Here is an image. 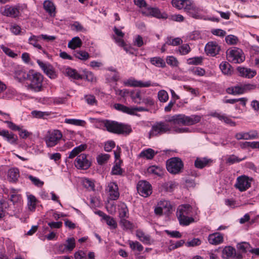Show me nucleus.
<instances>
[{
    "label": "nucleus",
    "instance_id": "obj_1",
    "mask_svg": "<svg viewBox=\"0 0 259 259\" xmlns=\"http://www.w3.org/2000/svg\"><path fill=\"white\" fill-rule=\"evenodd\" d=\"M92 122L101 123L110 133L116 134H129L132 131L130 125L119 123L115 121L109 120H100L96 118H90Z\"/></svg>",
    "mask_w": 259,
    "mask_h": 259
},
{
    "label": "nucleus",
    "instance_id": "obj_2",
    "mask_svg": "<svg viewBox=\"0 0 259 259\" xmlns=\"http://www.w3.org/2000/svg\"><path fill=\"white\" fill-rule=\"evenodd\" d=\"M201 119V116L198 115H192L190 116L184 114H178L168 116L166 121L173 124L192 125L198 123Z\"/></svg>",
    "mask_w": 259,
    "mask_h": 259
},
{
    "label": "nucleus",
    "instance_id": "obj_3",
    "mask_svg": "<svg viewBox=\"0 0 259 259\" xmlns=\"http://www.w3.org/2000/svg\"><path fill=\"white\" fill-rule=\"evenodd\" d=\"M159 121L155 122L151 127V130L149 132V136L154 137L161 135L166 133H169L171 131L172 127L169 123L174 125L171 122L166 121Z\"/></svg>",
    "mask_w": 259,
    "mask_h": 259
},
{
    "label": "nucleus",
    "instance_id": "obj_4",
    "mask_svg": "<svg viewBox=\"0 0 259 259\" xmlns=\"http://www.w3.org/2000/svg\"><path fill=\"white\" fill-rule=\"evenodd\" d=\"M30 83L27 85V89L34 92H41L42 88L43 75L38 72L30 73L28 78Z\"/></svg>",
    "mask_w": 259,
    "mask_h": 259
},
{
    "label": "nucleus",
    "instance_id": "obj_5",
    "mask_svg": "<svg viewBox=\"0 0 259 259\" xmlns=\"http://www.w3.org/2000/svg\"><path fill=\"white\" fill-rule=\"evenodd\" d=\"M226 55L228 60L233 63H241L245 60L243 52L238 48L233 47L228 49Z\"/></svg>",
    "mask_w": 259,
    "mask_h": 259
},
{
    "label": "nucleus",
    "instance_id": "obj_6",
    "mask_svg": "<svg viewBox=\"0 0 259 259\" xmlns=\"http://www.w3.org/2000/svg\"><path fill=\"white\" fill-rule=\"evenodd\" d=\"M62 137V134L60 131H49L44 137V141L48 147H53L58 143Z\"/></svg>",
    "mask_w": 259,
    "mask_h": 259
},
{
    "label": "nucleus",
    "instance_id": "obj_7",
    "mask_svg": "<svg viewBox=\"0 0 259 259\" xmlns=\"http://www.w3.org/2000/svg\"><path fill=\"white\" fill-rule=\"evenodd\" d=\"M183 163L181 159L178 157H172L166 161V168L170 173L178 174L181 172L183 168Z\"/></svg>",
    "mask_w": 259,
    "mask_h": 259
},
{
    "label": "nucleus",
    "instance_id": "obj_8",
    "mask_svg": "<svg viewBox=\"0 0 259 259\" xmlns=\"http://www.w3.org/2000/svg\"><path fill=\"white\" fill-rule=\"evenodd\" d=\"M172 209L170 202L166 200H161L158 202L157 206L155 207L154 212L156 215H161L164 212L165 214L170 213Z\"/></svg>",
    "mask_w": 259,
    "mask_h": 259
},
{
    "label": "nucleus",
    "instance_id": "obj_9",
    "mask_svg": "<svg viewBox=\"0 0 259 259\" xmlns=\"http://www.w3.org/2000/svg\"><path fill=\"white\" fill-rule=\"evenodd\" d=\"M138 193L143 197H147L152 193L151 185L147 181H140L137 185Z\"/></svg>",
    "mask_w": 259,
    "mask_h": 259
},
{
    "label": "nucleus",
    "instance_id": "obj_10",
    "mask_svg": "<svg viewBox=\"0 0 259 259\" xmlns=\"http://www.w3.org/2000/svg\"><path fill=\"white\" fill-rule=\"evenodd\" d=\"M251 181L252 179L247 176H240L237 179L235 187L241 192L245 191L250 187Z\"/></svg>",
    "mask_w": 259,
    "mask_h": 259
},
{
    "label": "nucleus",
    "instance_id": "obj_11",
    "mask_svg": "<svg viewBox=\"0 0 259 259\" xmlns=\"http://www.w3.org/2000/svg\"><path fill=\"white\" fill-rule=\"evenodd\" d=\"M37 63L43 70L44 72L50 78L55 79L57 76V74L53 66L49 63H44L39 60H37Z\"/></svg>",
    "mask_w": 259,
    "mask_h": 259
},
{
    "label": "nucleus",
    "instance_id": "obj_12",
    "mask_svg": "<svg viewBox=\"0 0 259 259\" xmlns=\"http://www.w3.org/2000/svg\"><path fill=\"white\" fill-rule=\"evenodd\" d=\"M74 164L78 169H87L91 166V162L87 159L86 155L82 154L77 157Z\"/></svg>",
    "mask_w": 259,
    "mask_h": 259
},
{
    "label": "nucleus",
    "instance_id": "obj_13",
    "mask_svg": "<svg viewBox=\"0 0 259 259\" xmlns=\"http://www.w3.org/2000/svg\"><path fill=\"white\" fill-rule=\"evenodd\" d=\"M124 84L126 86L134 87H149L150 86H155L156 84H152L150 81H147L144 82L141 80H137L134 78H130L127 80Z\"/></svg>",
    "mask_w": 259,
    "mask_h": 259
},
{
    "label": "nucleus",
    "instance_id": "obj_14",
    "mask_svg": "<svg viewBox=\"0 0 259 259\" xmlns=\"http://www.w3.org/2000/svg\"><path fill=\"white\" fill-rule=\"evenodd\" d=\"M142 13L145 16H152L157 18H166L165 16L161 14L157 8L148 7L147 6L141 10Z\"/></svg>",
    "mask_w": 259,
    "mask_h": 259
},
{
    "label": "nucleus",
    "instance_id": "obj_15",
    "mask_svg": "<svg viewBox=\"0 0 259 259\" xmlns=\"http://www.w3.org/2000/svg\"><path fill=\"white\" fill-rule=\"evenodd\" d=\"M110 199L111 200H117L119 196V192L118 191V187L117 184L115 182H110L108 184L107 189Z\"/></svg>",
    "mask_w": 259,
    "mask_h": 259
},
{
    "label": "nucleus",
    "instance_id": "obj_16",
    "mask_svg": "<svg viewBox=\"0 0 259 259\" xmlns=\"http://www.w3.org/2000/svg\"><path fill=\"white\" fill-rule=\"evenodd\" d=\"M221 48L215 41L208 42L205 46V51L206 54L212 56L218 54L220 51Z\"/></svg>",
    "mask_w": 259,
    "mask_h": 259
},
{
    "label": "nucleus",
    "instance_id": "obj_17",
    "mask_svg": "<svg viewBox=\"0 0 259 259\" xmlns=\"http://www.w3.org/2000/svg\"><path fill=\"white\" fill-rule=\"evenodd\" d=\"M237 70L240 76L247 78H252L256 74L255 70L246 67H238Z\"/></svg>",
    "mask_w": 259,
    "mask_h": 259
},
{
    "label": "nucleus",
    "instance_id": "obj_18",
    "mask_svg": "<svg viewBox=\"0 0 259 259\" xmlns=\"http://www.w3.org/2000/svg\"><path fill=\"white\" fill-rule=\"evenodd\" d=\"M224 236L219 232H215L209 234L208 236V242L212 245H219L223 242Z\"/></svg>",
    "mask_w": 259,
    "mask_h": 259
},
{
    "label": "nucleus",
    "instance_id": "obj_19",
    "mask_svg": "<svg viewBox=\"0 0 259 259\" xmlns=\"http://www.w3.org/2000/svg\"><path fill=\"white\" fill-rule=\"evenodd\" d=\"M0 136L5 138L8 142L12 144L16 143L18 140V137L16 135L6 130H1L0 129Z\"/></svg>",
    "mask_w": 259,
    "mask_h": 259
},
{
    "label": "nucleus",
    "instance_id": "obj_20",
    "mask_svg": "<svg viewBox=\"0 0 259 259\" xmlns=\"http://www.w3.org/2000/svg\"><path fill=\"white\" fill-rule=\"evenodd\" d=\"M1 12L4 16L13 18L17 17L19 14V11L17 8L9 6H6Z\"/></svg>",
    "mask_w": 259,
    "mask_h": 259
},
{
    "label": "nucleus",
    "instance_id": "obj_21",
    "mask_svg": "<svg viewBox=\"0 0 259 259\" xmlns=\"http://www.w3.org/2000/svg\"><path fill=\"white\" fill-rule=\"evenodd\" d=\"M8 179L10 182H16L19 177V170L17 168L9 169L7 172Z\"/></svg>",
    "mask_w": 259,
    "mask_h": 259
},
{
    "label": "nucleus",
    "instance_id": "obj_22",
    "mask_svg": "<svg viewBox=\"0 0 259 259\" xmlns=\"http://www.w3.org/2000/svg\"><path fill=\"white\" fill-rule=\"evenodd\" d=\"M192 210L191 206L189 204H184L179 206L177 209V215H188L190 214Z\"/></svg>",
    "mask_w": 259,
    "mask_h": 259
},
{
    "label": "nucleus",
    "instance_id": "obj_23",
    "mask_svg": "<svg viewBox=\"0 0 259 259\" xmlns=\"http://www.w3.org/2000/svg\"><path fill=\"white\" fill-rule=\"evenodd\" d=\"M75 246V239L73 238H70L66 240V243L63 245H61L59 246L60 250H68L71 251Z\"/></svg>",
    "mask_w": 259,
    "mask_h": 259
},
{
    "label": "nucleus",
    "instance_id": "obj_24",
    "mask_svg": "<svg viewBox=\"0 0 259 259\" xmlns=\"http://www.w3.org/2000/svg\"><path fill=\"white\" fill-rule=\"evenodd\" d=\"M30 73L28 74L23 69L16 70L15 72L14 77L19 82H23L28 79Z\"/></svg>",
    "mask_w": 259,
    "mask_h": 259
},
{
    "label": "nucleus",
    "instance_id": "obj_25",
    "mask_svg": "<svg viewBox=\"0 0 259 259\" xmlns=\"http://www.w3.org/2000/svg\"><path fill=\"white\" fill-rule=\"evenodd\" d=\"M235 253V249L231 246H226L222 250V256L224 259L233 258Z\"/></svg>",
    "mask_w": 259,
    "mask_h": 259
},
{
    "label": "nucleus",
    "instance_id": "obj_26",
    "mask_svg": "<svg viewBox=\"0 0 259 259\" xmlns=\"http://www.w3.org/2000/svg\"><path fill=\"white\" fill-rule=\"evenodd\" d=\"M44 8L45 11L51 16H54L55 14V7L52 1H45L44 2Z\"/></svg>",
    "mask_w": 259,
    "mask_h": 259
},
{
    "label": "nucleus",
    "instance_id": "obj_27",
    "mask_svg": "<svg viewBox=\"0 0 259 259\" xmlns=\"http://www.w3.org/2000/svg\"><path fill=\"white\" fill-rule=\"evenodd\" d=\"M211 161V160L210 159H207L205 157L197 158L195 161L194 165L196 168L201 169L207 165Z\"/></svg>",
    "mask_w": 259,
    "mask_h": 259
},
{
    "label": "nucleus",
    "instance_id": "obj_28",
    "mask_svg": "<svg viewBox=\"0 0 259 259\" xmlns=\"http://www.w3.org/2000/svg\"><path fill=\"white\" fill-rule=\"evenodd\" d=\"M82 44V41L80 38L76 36L71 39L68 44V47L73 50L76 48H80Z\"/></svg>",
    "mask_w": 259,
    "mask_h": 259
},
{
    "label": "nucleus",
    "instance_id": "obj_29",
    "mask_svg": "<svg viewBox=\"0 0 259 259\" xmlns=\"http://www.w3.org/2000/svg\"><path fill=\"white\" fill-rule=\"evenodd\" d=\"M202 10L197 7L195 5L193 7V8L189 11L188 13L189 15L193 18L195 19H201L202 18V15L201 14V12Z\"/></svg>",
    "mask_w": 259,
    "mask_h": 259
},
{
    "label": "nucleus",
    "instance_id": "obj_30",
    "mask_svg": "<svg viewBox=\"0 0 259 259\" xmlns=\"http://www.w3.org/2000/svg\"><path fill=\"white\" fill-rule=\"evenodd\" d=\"M156 153L157 152H155L153 149L148 148L145 150L142 151L139 154V156L140 157L144 158L147 159H151L154 157Z\"/></svg>",
    "mask_w": 259,
    "mask_h": 259
},
{
    "label": "nucleus",
    "instance_id": "obj_31",
    "mask_svg": "<svg viewBox=\"0 0 259 259\" xmlns=\"http://www.w3.org/2000/svg\"><path fill=\"white\" fill-rule=\"evenodd\" d=\"M220 68L222 72L226 75H231L233 72V69L231 65L226 61L220 64Z\"/></svg>",
    "mask_w": 259,
    "mask_h": 259
},
{
    "label": "nucleus",
    "instance_id": "obj_32",
    "mask_svg": "<svg viewBox=\"0 0 259 259\" xmlns=\"http://www.w3.org/2000/svg\"><path fill=\"white\" fill-rule=\"evenodd\" d=\"M87 147L86 144H81L75 147L69 153L68 158H73L75 157L80 152L84 151Z\"/></svg>",
    "mask_w": 259,
    "mask_h": 259
},
{
    "label": "nucleus",
    "instance_id": "obj_33",
    "mask_svg": "<svg viewBox=\"0 0 259 259\" xmlns=\"http://www.w3.org/2000/svg\"><path fill=\"white\" fill-rule=\"evenodd\" d=\"M147 172L149 174H153L157 176H161L163 175V170L162 168L155 165H152L149 167L147 169Z\"/></svg>",
    "mask_w": 259,
    "mask_h": 259
},
{
    "label": "nucleus",
    "instance_id": "obj_34",
    "mask_svg": "<svg viewBox=\"0 0 259 259\" xmlns=\"http://www.w3.org/2000/svg\"><path fill=\"white\" fill-rule=\"evenodd\" d=\"M136 236L139 239L145 244L150 243L151 238L150 236L145 234L143 231L138 230L136 232Z\"/></svg>",
    "mask_w": 259,
    "mask_h": 259
},
{
    "label": "nucleus",
    "instance_id": "obj_35",
    "mask_svg": "<svg viewBox=\"0 0 259 259\" xmlns=\"http://www.w3.org/2000/svg\"><path fill=\"white\" fill-rule=\"evenodd\" d=\"M114 108L119 111L125 113H127L130 115H133L132 107H128L124 105L116 103L114 105Z\"/></svg>",
    "mask_w": 259,
    "mask_h": 259
},
{
    "label": "nucleus",
    "instance_id": "obj_36",
    "mask_svg": "<svg viewBox=\"0 0 259 259\" xmlns=\"http://www.w3.org/2000/svg\"><path fill=\"white\" fill-rule=\"evenodd\" d=\"M119 217L120 220L127 218L128 217V210L124 203L120 204L119 208Z\"/></svg>",
    "mask_w": 259,
    "mask_h": 259
},
{
    "label": "nucleus",
    "instance_id": "obj_37",
    "mask_svg": "<svg viewBox=\"0 0 259 259\" xmlns=\"http://www.w3.org/2000/svg\"><path fill=\"white\" fill-rule=\"evenodd\" d=\"M227 92L229 94L232 95L242 94H243L242 85L229 88L227 89Z\"/></svg>",
    "mask_w": 259,
    "mask_h": 259
},
{
    "label": "nucleus",
    "instance_id": "obj_38",
    "mask_svg": "<svg viewBox=\"0 0 259 259\" xmlns=\"http://www.w3.org/2000/svg\"><path fill=\"white\" fill-rule=\"evenodd\" d=\"M131 98L132 101L136 104H140L142 103L143 98L142 97L141 92L140 91L137 92H131Z\"/></svg>",
    "mask_w": 259,
    "mask_h": 259
},
{
    "label": "nucleus",
    "instance_id": "obj_39",
    "mask_svg": "<svg viewBox=\"0 0 259 259\" xmlns=\"http://www.w3.org/2000/svg\"><path fill=\"white\" fill-rule=\"evenodd\" d=\"M65 123L69 124H72L76 126H84L86 124L85 121L77 119H65Z\"/></svg>",
    "mask_w": 259,
    "mask_h": 259
},
{
    "label": "nucleus",
    "instance_id": "obj_40",
    "mask_svg": "<svg viewBox=\"0 0 259 259\" xmlns=\"http://www.w3.org/2000/svg\"><path fill=\"white\" fill-rule=\"evenodd\" d=\"M150 62L153 65L158 67L163 68L165 66V63L163 59L160 57H153L150 59Z\"/></svg>",
    "mask_w": 259,
    "mask_h": 259
},
{
    "label": "nucleus",
    "instance_id": "obj_41",
    "mask_svg": "<svg viewBox=\"0 0 259 259\" xmlns=\"http://www.w3.org/2000/svg\"><path fill=\"white\" fill-rule=\"evenodd\" d=\"M251 248L250 245L246 242H241L237 245V249L243 253H245L247 251L250 252Z\"/></svg>",
    "mask_w": 259,
    "mask_h": 259
},
{
    "label": "nucleus",
    "instance_id": "obj_42",
    "mask_svg": "<svg viewBox=\"0 0 259 259\" xmlns=\"http://www.w3.org/2000/svg\"><path fill=\"white\" fill-rule=\"evenodd\" d=\"M65 73L68 76L75 79H79L82 78L81 76L79 73H78L75 70L70 68H67L66 69Z\"/></svg>",
    "mask_w": 259,
    "mask_h": 259
},
{
    "label": "nucleus",
    "instance_id": "obj_43",
    "mask_svg": "<svg viewBox=\"0 0 259 259\" xmlns=\"http://www.w3.org/2000/svg\"><path fill=\"white\" fill-rule=\"evenodd\" d=\"M246 158V156H244L242 158H239L238 156L235 155H231L229 156L227 160L226 163L229 164H233L235 163H238L242 161L243 160H245Z\"/></svg>",
    "mask_w": 259,
    "mask_h": 259
},
{
    "label": "nucleus",
    "instance_id": "obj_44",
    "mask_svg": "<svg viewBox=\"0 0 259 259\" xmlns=\"http://www.w3.org/2000/svg\"><path fill=\"white\" fill-rule=\"evenodd\" d=\"M39 38V36L32 35L29 38L28 43L38 49L42 50L41 46L37 43Z\"/></svg>",
    "mask_w": 259,
    "mask_h": 259
},
{
    "label": "nucleus",
    "instance_id": "obj_45",
    "mask_svg": "<svg viewBox=\"0 0 259 259\" xmlns=\"http://www.w3.org/2000/svg\"><path fill=\"white\" fill-rule=\"evenodd\" d=\"M74 56L81 60H87L89 58L88 53L84 51H76L74 52Z\"/></svg>",
    "mask_w": 259,
    "mask_h": 259
},
{
    "label": "nucleus",
    "instance_id": "obj_46",
    "mask_svg": "<svg viewBox=\"0 0 259 259\" xmlns=\"http://www.w3.org/2000/svg\"><path fill=\"white\" fill-rule=\"evenodd\" d=\"M177 216L181 225L187 226L194 222L193 218L188 217L187 215H181V217Z\"/></svg>",
    "mask_w": 259,
    "mask_h": 259
},
{
    "label": "nucleus",
    "instance_id": "obj_47",
    "mask_svg": "<svg viewBox=\"0 0 259 259\" xmlns=\"http://www.w3.org/2000/svg\"><path fill=\"white\" fill-rule=\"evenodd\" d=\"M28 202H27V206L28 208L30 211H33L35 210L36 207V198L35 197L32 195H30L28 196Z\"/></svg>",
    "mask_w": 259,
    "mask_h": 259
},
{
    "label": "nucleus",
    "instance_id": "obj_48",
    "mask_svg": "<svg viewBox=\"0 0 259 259\" xmlns=\"http://www.w3.org/2000/svg\"><path fill=\"white\" fill-rule=\"evenodd\" d=\"M130 247L133 250L141 252L143 250V246L138 241H128Z\"/></svg>",
    "mask_w": 259,
    "mask_h": 259
},
{
    "label": "nucleus",
    "instance_id": "obj_49",
    "mask_svg": "<svg viewBox=\"0 0 259 259\" xmlns=\"http://www.w3.org/2000/svg\"><path fill=\"white\" fill-rule=\"evenodd\" d=\"M182 42L183 40L180 37L173 38L171 37H168L166 41V44L168 45L176 46L182 44Z\"/></svg>",
    "mask_w": 259,
    "mask_h": 259
},
{
    "label": "nucleus",
    "instance_id": "obj_50",
    "mask_svg": "<svg viewBox=\"0 0 259 259\" xmlns=\"http://www.w3.org/2000/svg\"><path fill=\"white\" fill-rule=\"evenodd\" d=\"M158 99L160 102L165 103L168 100V95L167 92L162 90L158 92Z\"/></svg>",
    "mask_w": 259,
    "mask_h": 259
},
{
    "label": "nucleus",
    "instance_id": "obj_51",
    "mask_svg": "<svg viewBox=\"0 0 259 259\" xmlns=\"http://www.w3.org/2000/svg\"><path fill=\"white\" fill-rule=\"evenodd\" d=\"M32 115L37 118H45L50 115L48 112H42L40 111L34 110L31 112Z\"/></svg>",
    "mask_w": 259,
    "mask_h": 259
},
{
    "label": "nucleus",
    "instance_id": "obj_52",
    "mask_svg": "<svg viewBox=\"0 0 259 259\" xmlns=\"http://www.w3.org/2000/svg\"><path fill=\"white\" fill-rule=\"evenodd\" d=\"M225 40L228 45H234L238 43L239 39L237 36L230 34L226 37Z\"/></svg>",
    "mask_w": 259,
    "mask_h": 259
},
{
    "label": "nucleus",
    "instance_id": "obj_53",
    "mask_svg": "<svg viewBox=\"0 0 259 259\" xmlns=\"http://www.w3.org/2000/svg\"><path fill=\"white\" fill-rule=\"evenodd\" d=\"M119 224L123 229L130 230L133 228V224L126 218L120 220Z\"/></svg>",
    "mask_w": 259,
    "mask_h": 259
},
{
    "label": "nucleus",
    "instance_id": "obj_54",
    "mask_svg": "<svg viewBox=\"0 0 259 259\" xmlns=\"http://www.w3.org/2000/svg\"><path fill=\"white\" fill-rule=\"evenodd\" d=\"M191 51V48L189 45L187 44H185L179 48V52L182 55H185L188 54Z\"/></svg>",
    "mask_w": 259,
    "mask_h": 259
},
{
    "label": "nucleus",
    "instance_id": "obj_55",
    "mask_svg": "<svg viewBox=\"0 0 259 259\" xmlns=\"http://www.w3.org/2000/svg\"><path fill=\"white\" fill-rule=\"evenodd\" d=\"M110 155L108 154H101L99 155L97 157L98 163L102 165L106 162L109 159Z\"/></svg>",
    "mask_w": 259,
    "mask_h": 259
},
{
    "label": "nucleus",
    "instance_id": "obj_56",
    "mask_svg": "<svg viewBox=\"0 0 259 259\" xmlns=\"http://www.w3.org/2000/svg\"><path fill=\"white\" fill-rule=\"evenodd\" d=\"M104 220L111 229H115L117 228V223L113 218L108 215L106 217Z\"/></svg>",
    "mask_w": 259,
    "mask_h": 259
},
{
    "label": "nucleus",
    "instance_id": "obj_57",
    "mask_svg": "<svg viewBox=\"0 0 259 259\" xmlns=\"http://www.w3.org/2000/svg\"><path fill=\"white\" fill-rule=\"evenodd\" d=\"M167 64L172 67H177L179 65V62L176 58L174 56H168L166 59Z\"/></svg>",
    "mask_w": 259,
    "mask_h": 259
},
{
    "label": "nucleus",
    "instance_id": "obj_58",
    "mask_svg": "<svg viewBox=\"0 0 259 259\" xmlns=\"http://www.w3.org/2000/svg\"><path fill=\"white\" fill-rule=\"evenodd\" d=\"M123 170L121 168L119 164L116 163L112 167L111 174L113 175H121Z\"/></svg>",
    "mask_w": 259,
    "mask_h": 259
},
{
    "label": "nucleus",
    "instance_id": "obj_59",
    "mask_svg": "<svg viewBox=\"0 0 259 259\" xmlns=\"http://www.w3.org/2000/svg\"><path fill=\"white\" fill-rule=\"evenodd\" d=\"M185 1V0H172L171 4L173 7L179 10H181L184 7Z\"/></svg>",
    "mask_w": 259,
    "mask_h": 259
},
{
    "label": "nucleus",
    "instance_id": "obj_60",
    "mask_svg": "<svg viewBox=\"0 0 259 259\" xmlns=\"http://www.w3.org/2000/svg\"><path fill=\"white\" fill-rule=\"evenodd\" d=\"M1 48L3 50V51L8 56L12 58H15L17 56V54L13 52L8 47H5L4 45H2L1 46Z\"/></svg>",
    "mask_w": 259,
    "mask_h": 259
},
{
    "label": "nucleus",
    "instance_id": "obj_61",
    "mask_svg": "<svg viewBox=\"0 0 259 259\" xmlns=\"http://www.w3.org/2000/svg\"><path fill=\"white\" fill-rule=\"evenodd\" d=\"M71 29L72 30H75L76 31H84L85 29L83 28L82 25L78 22H74L71 25Z\"/></svg>",
    "mask_w": 259,
    "mask_h": 259
},
{
    "label": "nucleus",
    "instance_id": "obj_62",
    "mask_svg": "<svg viewBox=\"0 0 259 259\" xmlns=\"http://www.w3.org/2000/svg\"><path fill=\"white\" fill-rule=\"evenodd\" d=\"M84 99L88 104L91 105H96L97 101L94 96L92 95H86L84 97Z\"/></svg>",
    "mask_w": 259,
    "mask_h": 259
},
{
    "label": "nucleus",
    "instance_id": "obj_63",
    "mask_svg": "<svg viewBox=\"0 0 259 259\" xmlns=\"http://www.w3.org/2000/svg\"><path fill=\"white\" fill-rule=\"evenodd\" d=\"M133 42L135 46L138 47H141L144 44L143 39L140 35H138L135 36Z\"/></svg>",
    "mask_w": 259,
    "mask_h": 259
},
{
    "label": "nucleus",
    "instance_id": "obj_64",
    "mask_svg": "<svg viewBox=\"0 0 259 259\" xmlns=\"http://www.w3.org/2000/svg\"><path fill=\"white\" fill-rule=\"evenodd\" d=\"M195 5V4L194 3V2L190 0H185L184 5V7L183 9L188 13H189Z\"/></svg>",
    "mask_w": 259,
    "mask_h": 259
}]
</instances>
